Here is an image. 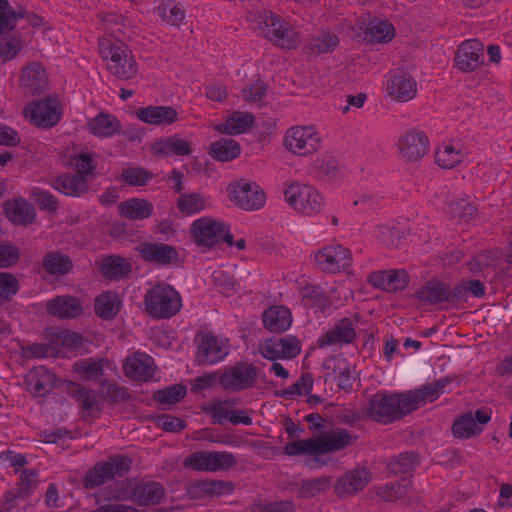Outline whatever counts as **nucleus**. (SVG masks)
Returning a JSON list of instances; mask_svg holds the SVG:
<instances>
[{"label":"nucleus","instance_id":"1","mask_svg":"<svg viewBox=\"0 0 512 512\" xmlns=\"http://www.w3.org/2000/svg\"><path fill=\"white\" fill-rule=\"evenodd\" d=\"M98 49L107 70L120 80H130L138 72V65L130 47L123 39L100 37Z\"/></svg>","mask_w":512,"mask_h":512},{"label":"nucleus","instance_id":"2","mask_svg":"<svg viewBox=\"0 0 512 512\" xmlns=\"http://www.w3.org/2000/svg\"><path fill=\"white\" fill-rule=\"evenodd\" d=\"M143 302L145 313L154 320L171 319L183 306L180 293L165 282H158L148 289Z\"/></svg>","mask_w":512,"mask_h":512},{"label":"nucleus","instance_id":"3","mask_svg":"<svg viewBox=\"0 0 512 512\" xmlns=\"http://www.w3.org/2000/svg\"><path fill=\"white\" fill-rule=\"evenodd\" d=\"M365 414L383 425L391 424L410 413L404 393L377 392L364 408Z\"/></svg>","mask_w":512,"mask_h":512},{"label":"nucleus","instance_id":"4","mask_svg":"<svg viewBox=\"0 0 512 512\" xmlns=\"http://www.w3.org/2000/svg\"><path fill=\"white\" fill-rule=\"evenodd\" d=\"M258 25L267 40L283 49H294L299 44V35L294 27L270 11L258 17Z\"/></svg>","mask_w":512,"mask_h":512},{"label":"nucleus","instance_id":"5","mask_svg":"<svg viewBox=\"0 0 512 512\" xmlns=\"http://www.w3.org/2000/svg\"><path fill=\"white\" fill-rule=\"evenodd\" d=\"M288 204L298 213L306 216L319 214L324 206V198L313 186L292 183L284 191Z\"/></svg>","mask_w":512,"mask_h":512},{"label":"nucleus","instance_id":"6","mask_svg":"<svg viewBox=\"0 0 512 512\" xmlns=\"http://www.w3.org/2000/svg\"><path fill=\"white\" fill-rule=\"evenodd\" d=\"M321 136L312 125H295L288 128L283 137L284 147L297 156H308L316 152Z\"/></svg>","mask_w":512,"mask_h":512},{"label":"nucleus","instance_id":"7","mask_svg":"<svg viewBox=\"0 0 512 512\" xmlns=\"http://www.w3.org/2000/svg\"><path fill=\"white\" fill-rule=\"evenodd\" d=\"M237 464L233 453L228 451H198L184 460V465L196 471H227Z\"/></svg>","mask_w":512,"mask_h":512},{"label":"nucleus","instance_id":"8","mask_svg":"<svg viewBox=\"0 0 512 512\" xmlns=\"http://www.w3.org/2000/svg\"><path fill=\"white\" fill-rule=\"evenodd\" d=\"M131 459L127 456H116L106 462L99 463L89 470L85 476L84 486L93 489L116 476H123L130 468Z\"/></svg>","mask_w":512,"mask_h":512},{"label":"nucleus","instance_id":"9","mask_svg":"<svg viewBox=\"0 0 512 512\" xmlns=\"http://www.w3.org/2000/svg\"><path fill=\"white\" fill-rule=\"evenodd\" d=\"M196 342V359L202 365L216 364L224 360L230 352L229 340L212 333H200Z\"/></svg>","mask_w":512,"mask_h":512},{"label":"nucleus","instance_id":"10","mask_svg":"<svg viewBox=\"0 0 512 512\" xmlns=\"http://www.w3.org/2000/svg\"><path fill=\"white\" fill-rule=\"evenodd\" d=\"M221 386L230 391L250 389L257 380V369L251 363L237 362L218 377Z\"/></svg>","mask_w":512,"mask_h":512},{"label":"nucleus","instance_id":"11","mask_svg":"<svg viewBox=\"0 0 512 512\" xmlns=\"http://www.w3.org/2000/svg\"><path fill=\"white\" fill-rule=\"evenodd\" d=\"M359 319L360 315L358 313L341 318L335 326L328 329L317 339V346L319 348H326L352 343L357 337L356 327L359 324Z\"/></svg>","mask_w":512,"mask_h":512},{"label":"nucleus","instance_id":"12","mask_svg":"<svg viewBox=\"0 0 512 512\" xmlns=\"http://www.w3.org/2000/svg\"><path fill=\"white\" fill-rule=\"evenodd\" d=\"M228 195L231 202L247 211L260 209L266 199L259 185L243 179L228 186Z\"/></svg>","mask_w":512,"mask_h":512},{"label":"nucleus","instance_id":"13","mask_svg":"<svg viewBox=\"0 0 512 512\" xmlns=\"http://www.w3.org/2000/svg\"><path fill=\"white\" fill-rule=\"evenodd\" d=\"M315 262L318 268L325 273H338L350 267L352 254L341 244L323 247L315 253Z\"/></svg>","mask_w":512,"mask_h":512},{"label":"nucleus","instance_id":"14","mask_svg":"<svg viewBox=\"0 0 512 512\" xmlns=\"http://www.w3.org/2000/svg\"><path fill=\"white\" fill-rule=\"evenodd\" d=\"M25 115L34 125L50 128L61 119V104L57 98L39 100L25 108Z\"/></svg>","mask_w":512,"mask_h":512},{"label":"nucleus","instance_id":"15","mask_svg":"<svg viewBox=\"0 0 512 512\" xmlns=\"http://www.w3.org/2000/svg\"><path fill=\"white\" fill-rule=\"evenodd\" d=\"M428 146L429 139L426 133L415 129L406 131L397 142L399 154L407 162L421 159L427 153Z\"/></svg>","mask_w":512,"mask_h":512},{"label":"nucleus","instance_id":"16","mask_svg":"<svg viewBox=\"0 0 512 512\" xmlns=\"http://www.w3.org/2000/svg\"><path fill=\"white\" fill-rule=\"evenodd\" d=\"M227 225L220 220L210 217H202L191 225V233L195 242L201 246L211 247L221 240Z\"/></svg>","mask_w":512,"mask_h":512},{"label":"nucleus","instance_id":"17","mask_svg":"<svg viewBox=\"0 0 512 512\" xmlns=\"http://www.w3.org/2000/svg\"><path fill=\"white\" fill-rule=\"evenodd\" d=\"M140 257L148 263L169 266L178 262L180 256L175 247L158 242H143L136 247Z\"/></svg>","mask_w":512,"mask_h":512},{"label":"nucleus","instance_id":"18","mask_svg":"<svg viewBox=\"0 0 512 512\" xmlns=\"http://www.w3.org/2000/svg\"><path fill=\"white\" fill-rule=\"evenodd\" d=\"M449 383H451L450 378L444 377L417 389L403 392L410 413L426 403L437 400Z\"/></svg>","mask_w":512,"mask_h":512},{"label":"nucleus","instance_id":"19","mask_svg":"<svg viewBox=\"0 0 512 512\" xmlns=\"http://www.w3.org/2000/svg\"><path fill=\"white\" fill-rule=\"evenodd\" d=\"M19 84L24 94L39 95L48 87V76L45 68L39 62H31L22 68Z\"/></svg>","mask_w":512,"mask_h":512},{"label":"nucleus","instance_id":"20","mask_svg":"<svg viewBox=\"0 0 512 512\" xmlns=\"http://www.w3.org/2000/svg\"><path fill=\"white\" fill-rule=\"evenodd\" d=\"M388 95L397 102H408L417 95L418 88L415 79L403 71H394L387 79Z\"/></svg>","mask_w":512,"mask_h":512},{"label":"nucleus","instance_id":"21","mask_svg":"<svg viewBox=\"0 0 512 512\" xmlns=\"http://www.w3.org/2000/svg\"><path fill=\"white\" fill-rule=\"evenodd\" d=\"M459 289L451 288L440 281H429L422 286L415 294L422 302L436 305L442 302L455 304L459 302Z\"/></svg>","mask_w":512,"mask_h":512},{"label":"nucleus","instance_id":"22","mask_svg":"<svg viewBox=\"0 0 512 512\" xmlns=\"http://www.w3.org/2000/svg\"><path fill=\"white\" fill-rule=\"evenodd\" d=\"M484 46L477 39L462 42L455 55V63L459 70L470 72L477 69L484 59Z\"/></svg>","mask_w":512,"mask_h":512},{"label":"nucleus","instance_id":"23","mask_svg":"<svg viewBox=\"0 0 512 512\" xmlns=\"http://www.w3.org/2000/svg\"><path fill=\"white\" fill-rule=\"evenodd\" d=\"M317 439L319 455L343 450L356 442L357 437L346 429L334 428L322 433Z\"/></svg>","mask_w":512,"mask_h":512},{"label":"nucleus","instance_id":"24","mask_svg":"<svg viewBox=\"0 0 512 512\" xmlns=\"http://www.w3.org/2000/svg\"><path fill=\"white\" fill-rule=\"evenodd\" d=\"M371 480L372 476L367 468H356L337 480L335 492L341 497L353 495L363 490Z\"/></svg>","mask_w":512,"mask_h":512},{"label":"nucleus","instance_id":"25","mask_svg":"<svg viewBox=\"0 0 512 512\" xmlns=\"http://www.w3.org/2000/svg\"><path fill=\"white\" fill-rule=\"evenodd\" d=\"M124 372L127 377L133 380L146 382L155 373L154 360L145 353H134L126 359Z\"/></svg>","mask_w":512,"mask_h":512},{"label":"nucleus","instance_id":"26","mask_svg":"<svg viewBox=\"0 0 512 512\" xmlns=\"http://www.w3.org/2000/svg\"><path fill=\"white\" fill-rule=\"evenodd\" d=\"M468 152L460 141H445L435 151L436 163L445 169H452L461 164Z\"/></svg>","mask_w":512,"mask_h":512},{"label":"nucleus","instance_id":"27","mask_svg":"<svg viewBox=\"0 0 512 512\" xmlns=\"http://www.w3.org/2000/svg\"><path fill=\"white\" fill-rule=\"evenodd\" d=\"M264 327L272 333H282L291 327L293 318L291 311L283 305H273L262 315Z\"/></svg>","mask_w":512,"mask_h":512},{"label":"nucleus","instance_id":"28","mask_svg":"<svg viewBox=\"0 0 512 512\" xmlns=\"http://www.w3.org/2000/svg\"><path fill=\"white\" fill-rule=\"evenodd\" d=\"M52 187L69 197H81L88 189L87 178L81 174L64 173L52 182Z\"/></svg>","mask_w":512,"mask_h":512},{"label":"nucleus","instance_id":"29","mask_svg":"<svg viewBox=\"0 0 512 512\" xmlns=\"http://www.w3.org/2000/svg\"><path fill=\"white\" fill-rule=\"evenodd\" d=\"M137 117L148 124L167 126L178 120L177 111L171 106H147L137 110Z\"/></svg>","mask_w":512,"mask_h":512},{"label":"nucleus","instance_id":"30","mask_svg":"<svg viewBox=\"0 0 512 512\" xmlns=\"http://www.w3.org/2000/svg\"><path fill=\"white\" fill-rule=\"evenodd\" d=\"M63 389L71 397L75 398L83 411L87 415H92L93 412H100L101 403L96 391L87 390L78 383L67 381L63 384Z\"/></svg>","mask_w":512,"mask_h":512},{"label":"nucleus","instance_id":"31","mask_svg":"<svg viewBox=\"0 0 512 512\" xmlns=\"http://www.w3.org/2000/svg\"><path fill=\"white\" fill-rule=\"evenodd\" d=\"M47 310L53 316L61 319L75 318L82 312L80 301L68 295L58 296L47 303Z\"/></svg>","mask_w":512,"mask_h":512},{"label":"nucleus","instance_id":"32","mask_svg":"<svg viewBox=\"0 0 512 512\" xmlns=\"http://www.w3.org/2000/svg\"><path fill=\"white\" fill-rule=\"evenodd\" d=\"M54 381L55 375L43 366L30 370L26 377L29 392L38 397L46 395Z\"/></svg>","mask_w":512,"mask_h":512},{"label":"nucleus","instance_id":"33","mask_svg":"<svg viewBox=\"0 0 512 512\" xmlns=\"http://www.w3.org/2000/svg\"><path fill=\"white\" fill-rule=\"evenodd\" d=\"M4 210L7 218L18 225H29L36 216L34 207L25 199L6 202Z\"/></svg>","mask_w":512,"mask_h":512},{"label":"nucleus","instance_id":"34","mask_svg":"<svg viewBox=\"0 0 512 512\" xmlns=\"http://www.w3.org/2000/svg\"><path fill=\"white\" fill-rule=\"evenodd\" d=\"M164 487L158 482H145L135 486L132 498L140 506L158 504L164 497Z\"/></svg>","mask_w":512,"mask_h":512},{"label":"nucleus","instance_id":"35","mask_svg":"<svg viewBox=\"0 0 512 512\" xmlns=\"http://www.w3.org/2000/svg\"><path fill=\"white\" fill-rule=\"evenodd\" d=\"M89 132L98 137H111L121 129L119 120L108 113H100L87 122Z\"/></svg>","mask_w":512,"mask_h":512},{"label":"nucleus","instance_id":"36","mask_svg":"<svg viewBox=\"0 0 512 512\" xmlns=\"http://www.w3.org/2000/svg\"><path fill=\"white\" fill-rule=\"evenodd\" d=\"M121 216L130 220H143L149 218L154 207L151 202L141 198H130L118 206Z\"/></svg>","mask_w":512,"mask_h":512},{"label":"nucleus","instance_id":"37","mask_svg":"<svg viewBox=\"0 0 512 512\" xmlns=\"http://www.w3.org/2000/svg\"><path fill=\"white\" fill-rule=\"evenodd\" d=\"M254 121L252 113L234 112L224 123L218 124L215 128L223 134L237 135L248 131Z\"/></svg>","mask_w":512,"mask_h":512},{"label":"nucleus","instance_id":"38","mask_svg":"<svg viewBox=\"0 0 512 512\" xmlns=\"http://www.w3.org/2000/svg\"><path fill=\"white\" fill-rule=\"evenodd\" d=\"M43 269L53 276H64L68 274L73 263L68 255L62 254L58 251H51L44 255L42 259Z\"/></svg>","mask_w":512,"mask_h":512},{"label":"nucleus","instance_id":"39","mask_svg":"<svg viewBox=\"0 0 512 512\" xmlns=\"http://www.w3.org/2000/svg\"><path fill=\"white\" fill-rule=\"evenodd\" d=\"M100 271L108 279H120L130 273L131 263L118 255L107 256L101 262Z\"/></svg>","mask_w":512,"mask_h":512},{"label":"nucleus","instance_id":"40","mask_svg":"<svg viewBox=\"0 0 512 512\" xmlns=\"http://www.w3.org/2000/svg\"><path fill=\"white\" fill-rule=\"evenodd\" d=\"M240 145L237 141L230 138H222L210 145V156L222 162L231 161L240 155Z\"/></svg>","mask_w":512,"mask_h":512},{"label":"nucleus","instance_id":"41","mask_svg":"<svg viewBox=\"0 0 512 512\" xmlns=\"http://www.w3.org/2000/svg\"><path fill=\"white\" fill-rule=\"evenodd\" d=\"M176 206L182 214L192 215L203 211L208 206V198L198 192L180 193Z\"/></svg>","mask_w":512,"mask_h":512},{"label":"nucleus","instance_id":"42","mask_svg":"<svg viewBox=\"0 0 512 512\" xmlns=\"http://www.w3.org/2000/svg\"><path fill=\"white\" fill-rule=\"evenodd\" d=\"M102 28L105 32L103 37L122 39L127 36L130 26L124 16L110 13L102 18Z\"/></svg>","mask_w":512,"mask_h":512},{"label":"nucleus","instance_id":"43","mask_svg":"<svg viewBox=\"0 0 512 512\" xmlns=\"http://www.w3.org/2000/svg\"><path fill=\"white\" fill-rule=\"evenodd\" d=\"M411 483L409 480L388 483L376 488V495L387 502H394L409 497Z\"/></svg>","mask_w":512,"mask_h":512},{"label":"nucleus","instance_id":"44","mask_svg":"<svg viewBox=\"0 0 512 512\" xmlns=\"http://www.w3.org/2000/svg\"><path fill=\"white\" fill-rule=\"evenodd\" d=\"M365 32L370 36L371 41L386 43L395 36V28L388 21L380 18H373L365 27Z\"/></svg>","mask_w":512,"mask_h":512},{"label":"nucleus","instance_id":"45","mask_svg":"<svg viewBox=\"0 0 512 512\" xmlns=\"http://www.w3.org/2000/svg\"><path fill=\"white\" fill-rule=\"evenodd\" d=\"M305 307L324 311L330 305V300L324 290L317 285H306L301 292Z\"/></svg>","mask_w":512,"mask_h":512},{"label":"nucleus","instance_id":"46","mask_svg":"<svg viewBox=\"0 0 512 512\" xmlns=\"http://www.w3.org/2000/svg\"><path fill=\"white\" fill-rule=\"evenodd\" d=\"M155 150L158 153L177 156H187L192 153L190 142L178 136L167 137L159 141L155 146Z\"/></svg>","mask_w":512,"mask_h":512},{"label":"nucleus","instance_id":"47","mask_svg":"<svg viewBox=\"0 0 512 512\" xmlns=\"http://www.w3.org/2000/svg\"><path fill=\"white\" fill-rule=\"evenodd\" d=\"M107 363V360L104 358L81 359L74 363V371L84 375L86 379L96 380L103 374Z\"/></svg>","mask_w":512,"mask_h":512},{"label":"nucleus","instance_id":"48","mask_svg":"<svg viewBox=\"0 0 512 512\" xmlns=\"http://www.w3.org/2000/svg\"><path fill=\"white\" fill-rule=\"evenodd\" d=\"M283 453L288 456H318L317 439L309 438L290 441L283 447Z\"/></svg>","mask_w":512,"mask_h":512},{"label":"nucleus","instance_id":"49","mask_svg":"<svg viewBox=\"0 0 512 512\" xmlns=\"http://www.w3.org/2000/svg\"><path fill=\"white\" fill-rule=\"evenodd\" d=\"M339 44V39L335 34L322 32L313 37L308 43V50L312 55L332 52Z\"/></svg>","mask_w":512,"mask_h":512},{"label":"nucleus","instance_id":"50","mask_svg":"<svg viewBox=\"0 0 512 512\" xmlns=\"http://www.w3.org/2000/svg\"><path fill=\"white\" fill-rule=\"evenodd\" d=\"M156 12L163 21L173 26H179L185 19L184 10L170 0L159 4Z\"/></svg>","mask_w":512,"mask_h":512},{"label":"nucleus","instance_id":"51","mask_svg":"<svg viewBox=\"0 0 512 512\" xmlns=\"http://www.w3.org/2000/svg\"><path fill=\"white\" fill-rule=\"evenodd\" d=\"M481 428L475 423L474 417L471 413H466L459 417L452 426V431L457 438H469L481 432Z\"/></svg>","mask_w":512,"mask_h":512},{"label":"nucleus","instance_id":"52","mask_svg":"<svg viewBox=\"0 0 512 512\" xmlns=\"http://www.w3.org/2000/svg\"><path fill=\"white\" fill-rule=\"evenodd\" d=\"M332 486V480L329 477H319L315 479L304 480L299 489L301 498L314 497L319 493L325 492Z\"/></svg>","mask_w":512,"mask_h":512},{"label":"nucleus","instance_id":"53","mask_svg":"<svg viewBox=\"0 0 512 512\" xmlns=\"http://www.w3.org/2000/svg\"><path fill=\"white\" fill-rule=\"evenodd\" d=\"M117 297L113 293H102L95 300V312L103 319H111L116 314Z\"/></svg>","mask_w":512,"mask_h":512},{"label":"nucleus","instance_id":"54","mask_svg":"<svg viewBox=\"0 0 512 512\" xmlns=\"http://www.w3.org/2000/svg\"><path fill=\"white\" fill-rule=\"evenodd\" d=\"M374 235L389 248H398L402 239V232L400 229L385 224L376 226Z\"/></svg>","mask_w":512,"mask_h":512},{"label":"nucleus","instance_id":"55","mask_svg":"<svg viewBox=\"0 0 512 512\" xmlns=\"http://www.w3.org/2000/svg\"><path fill=\"white\" fill-rule=\"evenodd\" d=\"M338 169L339 162L337 158L332 155L322 156L314 163L315 173L323 179H333L337 175Z\"/></svg>","mask_w":512,"mask_h":512},{"label":"nucleus","instance_id":"56","mask_svg":"<svg viewBox=\"0 0 512 512\" xmlns=\"http://www.w3.org/2000/svg\"><path fill=\"white\" fill-rule=\"evenodd\" d=\"M186 387L181 384L172 385L154 393V399L162 404H175L186 395Z\"/></svg>","mask_w":512,"mask_h":512},{"label":"nucleus","instance_id":"57","mask_svg":"<svg viewBox=\"0 0 512 512\" xmlns=\"http://www.w3.org/2000/svg\"><path fill=\"white\" fill-rule=\"evenodd\" d=\"M448 212L453 217L470 220L476 216L477 208L465 199H456L449 202Z\"/></svg>","mask_w":512,"mask_h":512},{"label":"nucleus","instance_id":"58","mask_svg":"<svg viewBox=\"0 0 512 512\" xmlns=\"http://www.w3.org/2000/svg\"><path fill=\"white\" fill-rule=\"evenodd\" d=\"M152 177V173L142 167H128L122 171L123 181L131 186H144Z\"/></svg>","mask_w":512,"mask_h":512},{"label":"nucleus","instance_id":"59","mask_svg":"<svg viewBox=\"0 0 512 512\" xmlns=\"http://www.w3.org/2000/svg\"><path fill=\"white\" fill-rule=\"evenodd\" d=\"M23 15L11 10L8 0H0V34H5L15 27L18 18Z\"/></svg>","mask_w":512,"mask_h":512},{"label":"nucleus","instance_id":"60","mask_svg":"<svg viewBox=\"0 0 512 512\" xmlns=\"http://www.w3.org/2000/svg\"><path fill=\"white\" fill-rule=\"evenodd\" d=\"M71 164L75 168L76 174H81L88 179L89 176L94 174L96 164L94 162L93 154L80 153L71 159Z\"/></svg>","mask_w":512,"mask_h":512},{"label":"nucleus","instance_id":"61","mask_svg":"<svg viewBox=\"0 0 512 512\" xmlns=\"http://www.w3.org/2000/svg\"><path fill=\"white\" fill-rule=\"evenodd\" d=\"M31 196L41 210H45V211H49V212L57 211L58 206H59V201L49 191H45L41 188L35 187L31 191Z\"/></svg>","mask_w":512,"mask_h":512},{"label":"nucleus","instance_id":"62","mask_svg":"<svg viewBox=\"0 0 512 512\" xmlns=\"http://www.w3.org/2000/svg\"><path fill=\"white\" fill-rule=\"evenodd\" d=\"M228 402L210 401L204 404V412L210 414L213 424H223L229 420L231 410L227 409Z\"/></svg>","mask_w":512,"mask_h":512},{"label":"nucleus","instance_id":"63","mask_svg":"<svg viewBox=\"0 0 512 512\" xmlns=\"http://www.w3.org/2000/svg\"><path fill=\"white\" fill-rule=\"evenodd\" d=\"M20 259V250L11 242L0 241V267L14 266Z\"/></svg>","mask_w":512,"mask_h":512},{"label":"nucleus","instance_id":"64","mask_svg":"<svg viewBox=\"0 0 512 512\" xmlns=\"http://www.w3.org/2000/svg\"><path fill=\"white\" fill-rule=\"evenodd\" d=\"M252 512H294V504L291 501L263 502L253 504Z\"/></svg>","mask_w":512,"mask_h":512}]
</instances>
